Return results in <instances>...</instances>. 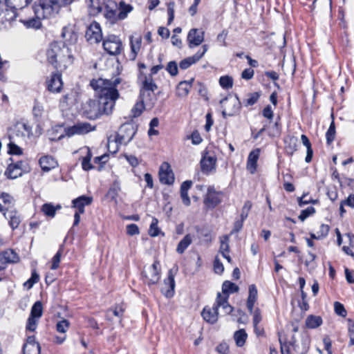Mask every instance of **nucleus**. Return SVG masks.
<instances>
[{"label":"nucleus","mask_w":354,"mask_h":354,"mask_svg":"<svg viewBox=\"0 0 354 354\" xmlns=\"http://www.w3.org/2000/svg\"><path fill=\"white\" fill-rule=\"evenodd\" d=\"M91 86L97 91L98 100L91 102L95 118L112 113L116 100L120 97L119 91L129 87L128 82L121 77L111 80L99 79L91 82Z\"/></svg>","instance_id":"1"},{"label":"nucleus","mask_w":354,"mask_h":354,"mask_svg":"<svg viewBox=\"0 0 354 354\" xmlns=\"http://www.w3.org/2000/svg\"><path fill=\"white\" fill-rule=\"evenodd\" d=\"M46 55L48 62L61 72L71 66L74 62L71 49L63 41L51 42Z\"/></svg>","instance_id":"2"},{"label":"nucleus","mask_w":354,"mask_h":354,"mask_svg":"<svg viewBox=\"0 0 354 354\" xmlns=\"http://www.w3.org/2000/svg\"><path fill=\"white\" fill-rule=\"evenodd\" d=\"M61 6L57 0H37L35 2L32 10L38 18H50L59 12Z\"/></svg>","instance_id":"3"},{"label":"nucleus","mask_w":354,"mask_h":354,"mask_svg":"<svg viewBox=\"0 0 354 354\" xmlns=\"http://www.w3.org/2000/svg\"><path fill=\"white\" fill-rule=\"evenodd\" d=\"M137 131V127L131 123H125L120 126L118 132L115 134L113 140L109 138L108 147L115 144L116 145L113 152L118 150L119 145H127L133 138Z\"/></svg>","instance_id":"4"},{"label":"nucleus","mask_w":354,"mask_h":354,"mask_svg":"<svg viewBox=\"0 0 354 354\" xmlns=\"http://www.w3.org/2000/svg\"><path fill=\"white\" fill-rule=\"evenodd\" d=\"M219 103L223 109L222 114L224 118L227 115H235L241 110V103L236 95L234 98L225 97L221 100Z\"/></svg>","instance_id":"5"},{"label":"nucleus","mask_w":354,"mask_h":354,"mask_svg":"<svg viewBox=\"0 0 354 354\" xmlns=\"http://www.w3.org/2000/svg\"><path fill=\"white\" fill-rule=\"evenodd\" d=\"M104 50L111 55H116L122 50L121 39L116 35H110L105 37L102 44Z\"/></svg>","instance_id":"6"},{"label":"nucleus","mask_w":354,"mask_h":354,"mask_svg":"<svg viewBox=\"0 0 354 354\" xmlns=\"http://www.w3.org/2000/svg\"><path fill=\"white\" fill-rule=\"evenodd\" d=\"M32 0H6V20H13L17 17V10L22 9Z\"/></svg>","instance_id":"7"},{"label":"nucleus","mask_w":354,"mask_h":354,"mask_svg":"<svg viewBox=\"0 0 354 354\" xmlns=\"http://www.w3.org/2000/svg\"><path fill=\"white\" fill-rule=\"evenodd\" d=\"M93 198L86 196H81L74 200H73V207L76 208V211L74 214V222L73 226H76L80 221V214L84 212V207L92 203Z\"/></svg>","instance_id":"8"},{"label":"nucleus","mask_w":354,"mask_h":354,"mask_svg":"<svg viewBox=\"0 0 354 354\" xmlns=\"http://www.w3.org/2000/svg\"><path fill=\"white\" fill-rule=\"evenodd\" d=\"M178 271V267L174 266L168 271L167 278L164 280L165 287L162 288L161 292L167 297L171 298L174 295L175 280L174 277Z\"/></svg>","instance_id":"9"},{"label":"nucleus","mask_w":354,"mask_h":354,"mask_svg":"<svg viewBox=\"0 0 354 354\" xmlns=\"http://www.w3.org/2000/svg\"><path fill=\"white\" fill-rule=\"evenodd\" d=\"M95 129V127L86 122H77L73 126L68 127L64 129L65 134L68 137H71L75 135H84L86 134Z\"/></svg>","instance_id":"10"},{"label":"nucleus","mask_w":354,"mask_h":354,"mask_svg":"<svg viewBox=\"0 0 354 354\" xmlns=\"http://www.w3.org/2000/svg\"><path fill=\"white\" fill-rule=\"evenodd\" d=\"M91 44L99 43L102 39V32L100 24L92 22L87 28L85 35Z\"/></svg>","instance_id":"11"},{"label":"nucleus","mask_w":354,"mask_h":354,"mask_svg":"<svg viewBox=\"0 0 354 354\" xmlns=\"http://www.w3.org/2000/svg\"><path fill=\"white\" fill-rule=\"evenodd\" d=\"M216 157L214 153L206 151L203 154L201 160V171L208 174L216 169Z\"/></svg>","instance_id":"12"},{"label":"nucleus","mask_w":354,"mask_h":354,"mask_svg":"<svg viewBox=\"0 0 354 354\" xmlns=\"http://www.w3.org/2000/svg\"><path fill=\"white\" fill-rule=\"evenodd\" d=\"M223 195L221 192H216L214 187L210 186L207 188V194L204 198V203L208 208H214L221 202V196Z\"/></svg>","instance_id":"13"},{"label":"nucleus","mask_w":354,"mask_h":354,"mask_svg":"<svg viewBox=\"0 0 354 354\" xmlns=\"http://www.w3.org/2000/svg\"><path fill=\"white\" fill-rule=\"evenodd\" d=\"M159 263L155 261L151 266L143 272L145 278V283L149 286L156 284L160 279V272L158 270Z\"/></svg>","instance_id":"14"},{"label":"nucleus","mask_w":354,"mask_h":354,"mask_svg":"<svg viewBox=\"0 0 354 354\" xmlns=\"http://www.w3.org/2000/svg\"><path fill=\"white\" fill-rule=\"evenodd\" d=\"M159 178L162 184L171 185L174 183V174L168 162H164L160 167Z\"/></svg>","instance_id":"15"},{"label":"nucleus","mask_w":354,"mask_h":354,"mask_svg":"<svg viewBox=\"0 0 354 354\" xmlns=\"http://www.w3.org/2000/svg\"><path fill=\"white\" fill-rule=\"evenodd\" d=\"M204 38L205 32L203 30L197 28H192L189 31L187 37L188 46L190 48L198 46L203 42Z\"/></svg>","instance_id":"16"},{"label":"nucleus","mask_w":354,"mask_h":354,"mask_svg":"<svg viewBox=\"0 0 354 354\" xmlns=\"http://www.w3.org/2000/svg\"><path fill=\"white\" fill-rule=\"evenodd\" d=\"M202 51L199 50L196 54H194L193 56L188 57L184 59H183L180 64L179 66L181 69L185 70L188 68L190 66L195 64L198 61H199L203 55L205 54V53L208 50V46L207 44H204L202 46Z\"/></svg>","instance_id":"17"},{"label":"nucleus","mask_w":354,"mask_h":354,"mask_svg":"<svg viewBox=\"0 0 354 354\" xmlns=\"http://www.w3.org/2000/svg\"><path fill=\"white\" fill-rule=\"evenodd\" d=\"M62 86V75L59 73H52L50 79L46 81L47 89L51 93L61 92Z\"/></svg>","instance_id":"18"},{"label":"nucleus","mask_w":354,"mask_h":354,"mask_svg":"<svg viewBox=\"0 0 354 354\" xmlns=\"http://www.w3.org/2000/svg\"><path fill=\"white\" fill-rule=\"evenodd\" d=\"M23 354H40V346L34 335L28 336L22 348Z\"/></svg>","instance_id":"19"},{"label":"nucleus","mask_w":354,"mask_h":354,"mask_svg":"<svg viewBox=\"0 0 354 354\" xmlns=\"http://www.w3.org/2000/svg\"><path fill=\"white\" fill-rule=\"evenodd\" d=\"M3 216L8 220V224L12 230L19 227L21 223V216L15 206L10 210L4 213Z\"/></svg>","instance_id":"20"},{"label":"nucleus","mask_w":354,"mask_h":354,"mask_svg":"<svg viewBox=\"0 0 354 354\" xmlns=\"http://www.w3.org/2000/svg\"><path fill=\"white\" fill-rule=\"evenodd\" d=\"M15 205L14 198L8 193L2 192L0 194V212L3 214L10 210Z\"/></svg>","instance_id":"21"},{"label":"nucleus","mask_w":354,"mask_h":354,"mask_svg":"<svg viewBox=\"0 0 354 354\" xmlns=\"http://www.w3.org/2000/svg\"><path fill=\"white\" fill-rule=\"evenodd\" d=\"M260 155V149H255L250 151L248 155L247 160L246 168L250 174H253L255 173L257 167V161Z\"/></svg>","instance_id":"22"},{"label":"nucleus","mask_w":354,"mask_h":354,"mask_svg":"<svg viewBox=\"0 0 354 354\" xmlns=\"http://www.w3.org/2000/svg\"><path fill=\"white\" fill-rule=\"evenodd\" d=\"M201 315L203 319L209 324H213L218 320V313L216 307L212 306L210 308L205 306L203 308Z\"/></svg>","instance_id":"23"},{"label":"nucleus","mask_w":354,"mask_h":354,"mask_svg":"<svg viewBox=\"0 0 354 354\" xmlns=\"http://www.w3.org/2000/svg\"><path fill=\"white\" fill-rule=\"evenodd\" d=\"M39 165L44 171H49L57 166V160L51 156H44L39 160Z\"/></svg>","instance_id":"24"},{"label":"nucleus","mask_w":354,"mask_h":354,"mask_svg":"<svg viewBox=\"0 0 354 354\" xmlns=\"http://www.w3.org/2000/svg\"><path fill=\"white\" fill-rule=\"evenodd\" d=\"M115 7H116V6H115ZM104 17L111 24H114L120 21L117 8H111L110 5L105 6Z\"/></svg>","instance_id":"25"},{"label":"nucleus","mask_w":354,"mask_h":354,"mask_svg":"<svg viewBox=\"0 0 354 354\" xmlns=\"http://www.w3.org/2000/svg\"><path fill=\"white\" fill-rule=\"evenodd\" d=\"M285 149L287 153L292 155L297 149L298 139L295 136H288L284 139Z\"/></svg>","instance_id":"26"},{"label":"nucleus","mask_w":354,"mask_h":354,"mask_svg":"<svg viewBox=\"0 0 354 354\" xmlns=\"http://www.w3.org/2000/svg\"><path fill=\"white\" fill-rule=\"evenodd\" d=\"M257 299V288L252 284L249 286V295L247 300V307L250 313H252L254 304Z\"/></svg>","instance_id":"27"},{"label":"nucleus","mask_w":354,"mask_h":354,"mask_svg":"<svg viewBox=\"0 0 354 354\" xmlns=\"http://www.w3.org/2000/svg\"><path fill=\"white\" fill-rule=\"evenodd\" d=\"M1 254L2 260L5 263H15L19 261V255L12 249L4 250Z\"/></svg>","instance_id":"28"},{"label":"nucleus","mask_w":354,"mask_h":354,"mask_svg":"<svg viewBox=\"0 0 354 354\" xmlns=\"http://www.w3.org/2000/svg\"><path fill=\"white\" fill-rule=\"evenodd\" d=\"M193 82L194 79H191L189 81L180 82L176 88L177 95L181 97L187 96L189 92Z\"/></svg>","instance_id":"29"},{"label":"nucleus","mask_w":354,"mask_h":354,"mask_svg":"<svg viewBox=\"0 0 354 354\" xmlns=\"http://www.w3.org/2000/svg\"><path fill=\"white\" fill-rule=\"evenodd\" d=\"M12 161L11 163L8 164V167L5 171V175L10 179H15L19 176H21L24 174L21 170H19V167L12 162V159L10 158Z\"/></svg>","instance_id":"30"},{"label":"nucleus","mask_w":354,"mask_h":354,"mask_svg":"<svg viewBox=\"0 0 354 354\" xmlns=\"http://www.w3.org/2000/svg\"><path fill=\"white\" fill-rule=\"evenodd\" d=\"M142 44V37L141 36L138 37H130V46L131 50V58L135 59L138 52L140 50Z\"/></svg>","instance_id":"31"},{"label":"nucleus","mask_w":354,"mask_h":354,"mask_svg":"<svg viewBox=\"0 0 354 354\" xmlns=\"http://www.w3.org/2000/svg\"><path fill=\"white\" fill-rule=\"evenodd\" d=\"M88 8L91 16H96L102 11L103 6L100 0H89Z\"/></svg>","instance_id":"32"},{"label":"nucleus","mask_w":354,"mask_h":354,"mask_svg":"<svg viewBox=\"0 0 354 354\" xmlns=\"http://www.w3.org/2000/svg\"><path fill=\"white\" fill-rule=\"evenodd\" d=\"M42 18H38V15L28 19H21L20 21L27 28L38 29L41 26V20Z\"/></svg>","instance_id":"33"},{"label":"nucleus","mask_w":354,"mask_h":354,"mask_svg":"<svg viewBox=\"0 0 354 354\" xmlns=\"http://www.w3.org/2000/svg\"><path fill=\"white\" fill-rule=\"evenodd\" d=\"M157 89V85L154 83L151 77H146L142 82V86L140 89V95H145L147 92L154 91Z\"/></svg>","instance_id":"34"},{"label":"nucleus","mask_w":354,"mask_h":354,"mask_svg":"<svg viewBox=\"0 0 354 354\" xmlns=\"http://www.w3.org/2000/svg\"><path fill=\"white\" fill-rule=\"evenodd\" d=\"M124 309L120 306H115L113 309H109L106 312V319L108 321L112 322L113 316L118 317L121 319L123 316Z\"/></svg>","instance_id":"35"},{"label":"nucleus","mask_w":354,"mask_h":354,"mask_svg":"<svg viewBox=\"0 0 354 354\" xmlns=\"http://www.w3.org/2000/svg\"><path fill=\"white\" fill-rule=\"evenodd\" d=\"M192 238L190 234L185 235L177 245L176 252L178 254H183L185 250L191 245Z\"/></svg>","instance_id":"36"},{"label":"nucleus","mask_w":354,"mask_h":354,"mask_svg":"<svg viewBox=\"0 0 354 354\" xmlns=\"http://www.w3.org/2000/svg\"><path fill=\"white\" fill-rule=\"evenodd\" d=\"M153 92L154 91L147 92L145 95L140 94V101L149 108H152L156 101Z\"/></svg>","instance_id":"37"},{"label":"nucleus","mask_w":354,"mask_h":354,"mask_svg":"<svg viewBox=\"0 0 354 354\" xmlns=\"http://www.w3.org/2000/svg\"><path fill=\"white\" fill-rule=\"evenodd\" d=\"M247 337L248 335L244 329H240L234 334L236 345L239 347H242L245 344Z\"/></svg>","instance_id":"38"},{"label":"nucleus","mask_w":354,"mask_h":354,"mask_svg":"<svg viewBox=\"0 0 354 354\" xmlns=\"http://www.w3.org/2000/svg\"><path fill=\"white\" fill-rule=\"evenodd\" d=\"M61 206H54L51 203H45L41 207L42 212L47 216L53 218L55 215V212L57 209H60Z\"/></svg>","instance_id":"39"},{"label":"nucleus","mask_w":354,"mask_h":354,"mask_svg":"<svg viewBox=\"0 0 354 354\" xmlns=\"http://www.w3.org/2000/svg\"><path fill=\"white\" fill-rule=\"evenodd\" d=\"M118 10L119 19L120 20H123L127 17L128 14L132 11L133 7L130 4H127L124 1H121L119 4Z\"/></svg>","instance_id":"40"},{"label":"nucleus","mask_w":354,"mask_h":354,"mask_svg":"<svg viewBox=\"0 0 354 354\" xmlns=\"http://www.w3.org/2000/svg\"><path fill=\"white\" fill-rule=\"evenodd\" d=\"M301 139L303 145L304 146H306V149H307V154H306L305 160L306 162H310L312 160L313 154V149L311 147V143L306 135H304V134L301 135Z\"/></svg>","instance_id":"41"},{"label":"nucleus","mask_w":354,"mask_h":354,"mask_svg":"<svg viewBox=\"0 0 354 354\" xmlns=\"http://www.w3.org/2000/svg\"><path fill=\"white\" fill-rule=\"evenodd\" d=\"M322 324V319L319 316L310 315L306 319V325L309 328H315Z\"/></svg>","instance_id":"42"},{"label":"nucleus","mask_w":354,"mask_h":354,"mask_svg":"<svg viewBox=\"0 0 354 354\" xmlns=\"http://www.w3.org/2000/svg\"><path fill=\"white\" fill-rule=\"evenodd\" d=\"M43 314V306L40 301H36L31 308L29 317L39 319Z\"/></svg>","instance_id":"43"},{"label":"nucleus","mask_w":354,"mask_h":354,"mask_svg":"<svg viewBox=\"0 0 354 354\" xmlns=\"http://www.w3.org/2000/svg\"><path fill=\"white\" fill-rule=\"evenodd\" d=\"M261 96V92L250 93L247 95L246 98L243 100L245 106H252L256 104Z\"/></svg>","instance_id":"44"},{"label":"nucleus","mask_w":354,"mask_h":354,"mask_svg":"<svg viewBox=\"0 0 354 354\" xmlns=\"http://www.w3.org/2000/svg\"><path fill=\"white\" fill-rule=\"evenodd\" d=\"M238 290V286L230 281H224L222 285V292L224 295H229V294L236 292Z\"/></svg>","instance_id":"45"},{"label":"nucleus","mask_w":354,"mask_h":354,"mask_svg":"<svg viewBox=\"0 0 354 354\" xmlns=\"http://www.w3.org/2000/svg\"><path fill=\"white\" fill-rule=\"evenodd\" d=\"M335 126L334 121H332L326 133V143L330 145L335 138Z\"/></svg>","instance_id":"46"},{"label":"nucleus","mask_w":354,"mask_h":354,"mask_svg":"<svg viewBox=\"0 0 354 354\" xmlns=\"http://www.w3.org/2000/svg\"><path fill=\"white\" fill-rule=\"evenodd\" d=\"M280 344H281V354H291L290 352V346H294V344L296 342L295 336L292 337L291 340L289 343L282 342L281 339H279Z\"/></svg>","instance_id":"47"},{"label":"nucleus","mask_w":354,"mask_h":354,"mask_svg":"<svg viewBox=\"0 0 354 354\" xmlns=\"http://www.w3.org/2000/svg\"><path fill=\"white\" fill-rule=\"evenodd\" d=\"M12 139V137L10 136V140ZM8 153L11 155H17L19 156L23 153V150L21 147L17 145L14 142L10 140V142L8 144Z\"/></svg>","instance_id":"48"},{"label":"nucleus","mask_w":354,"mask_h":354,"mask_svg":"<svg viewBox=\"0 0 354 354\" xmlns=\"http://www.w3.org/2000/svg\"><path fill=\"white\" fill-rule=\"evenodd\" d=\"M219 84L223 88H231L233 86V79L228 75L221 76L219 79Z\"/></svg>","instance_id":"49"},{"label":"nucleus","mask_w":354,"mask_h":354,"mask_svg":"<svg viewBox=\"0 0 354 354\" xmlns=\"http://www.w3.org/2000/svg\"><path fill=\"white\" fill-rule=\"evenodd\" d=\"M91 152L90 151L89 149H88L86 156L84 157L82 160V167L84 170L88 171L93 168V166L91 163Z\"/></svg>","instance_id":"50"},{"label":"nucleus","mask_w":354,"mask_h":354,"mask_svg":"<svg viewBox=\"0 0 354 354\" xmlns=\"http://www.w3.org/2000/svg\"><path fill=\"white\" fill-rule=\"evenodd\" d=\"M158 220L156 218H153L152 222L150 225L149 234L151 236L155 237L160 234V229L158 227Z\"/></svg>","instance_id":"51"},{"label":"nucleus","mask_w":354,"mask_h":354,"mask_svg":"<svg viewBox=\"0 0 354 354\" xmlns=\"http://www.w3.org/2000/svg\"><path fill=\"white\" fill-rule=\"evenodd\" d=\"M230 251L229 236L225 235L221 238V245L219 252L221 254L228 252Z\"/></svg>","instance_id":"52"},{"label":"nucleus","mask_w":354,"mask_h":354,"mask_svg":"<svg viewBox=\"0 0 354 354\" xmlns=\"http://www.w3.org/2000/svg\"><path fill=\"white\" fill-rule=\"evenodd\" d=\"M70 326V323L67 319H63L56 324V330L61 333H65Z\"/></svg>","instance_id":"53"},{"label":"nucleus","mask_w":354,"mask_h":354,"mask_svg":"<svg viewBox=\"0 0 354 354\" xmlns=\"http://www.w3.org/2000/svg\"><path fill=\"white\" fill-rule=\"evenodd\" d=\"M39 279V274L34 271L32 272L31 277L24 283V286L28 290H29L32 288L35 283L38 282Z\"/></svg>","instance_id":"54"},{"label":"nucleus","mask_w":354,"mask_h":354,"mask_svg":"<svg viewBox=\"0 0 354 354\" xmlns=\"http://www.w3.org/2000/svg\"><path fill=\"white\" fill-rule=\"evenodd\" d=\"M120 191V184L117 181H115L113 183V184L111 185V187H110V189L108 192V194L112 199H114L118 196Z\"/></svg>","instance_id":"55"},{"label":"nucleus","mask_w":354,"mask_h":354,"mask_svg":"<svg viewBox=\"0 0 354 354\" xmlns=\"http://www.w3.org/2000/svg\"><path fill=\"white\" fill-rule=\"evenodd\" d=\"M145 106L146 105L141 101L137 102L131 110L133 117L136 118L140 116Z\"/></svg>","instance_id":"56"},{"label":"nucleus","mask_w":354,"mask_h":354,"mask_svg":"<svg viewBox=\"0 0 354 354\" xmlns=\"http://www.w3.org/2000/svg\"><path fill=\"white\" fill-rule=\"evenodd\" d=\"M315 213V209L313 207H308L306 209L301 211L300 215L299 216V218L304 221L308 216L314 214Z\"/></svg>","instance_id":"57"},{"label":"nucleus","mask_w":354,"mask_h":354,"mask_svg":"<svg viewBox=\"0 0 354 354\" xmlns=\"http://www.w3.org/2000/svg\"><path fill=\"white\" fill-rule=\"evenodd\" d=\"M38 319H39L29 317L26 324V330L31 332L35 331L37 328Z\"/></svg>","instance_id":"58"},{"label":"nucleus","mask_w":354,"mask_h":354,"mask_svg":"<svg viewBox=\"0 0 354 354\" xmlns=\"http://www.w3.org/2000/svg\"><path fill=\"white\" fill-rule=\"evenodd\" d=\"M253 325H254V332L257 335H259L260 333L257 332V325L259 324V322L261 321V313L259 309H257L254 311L253 313Z\"/></svg>","instance_id":"59"},{"label":"nucleus","mask_w":354,"mask_h":354,"mask_svg":"<svg viewBox=\"0 0 354 354\" xmlns=\"http://www.w3.org/2000/svg\"><path fill=\"white\" fill-rule=\"evenodd\" d=\"M229 295H222L221 293L218 292L217 294L216 303L213 306L216 307V309L219 307H221V305H223L225 302H226L228 300Z\"/></svg>","instance_id":"60"},{"label":"nucleus","mask_w":354,"mask_h":354,"mask_svg":"<svg viewBox=\"0 0 354 354\" xmlns=\"http://www.w3.org/2000/svg\"><path fill=\"white\" fill-rule=\"evenodd\" d=\"M167 71L171 75L175 76L178 74V66L176 62L171 61L167 64Z\"/></svg>","instance_id":"61"},{"label":"nucleus","mask_w":354,"mask_h":354,"mask_svg":"<svg viewBox=\"0 0 354 354\" xmlns=\"http://www.w3.org/2000/svg\"><path fill=\"white\" fill-rule=\"evenodd\" d=\"M335 312L337 315L342 317H346V310L343 304L338 301H335L334 304Z\"/></svg>","instance_id":"62"},{"label":"nucleus","mask_w":354,"mask_h":354,"mask_svg":"<svg viewBox=\"0 0 354 354\" xmlns=\"http://www.w3.org/2000/svg\"><path fill=\"white\" fill-rule=\"evenodd\" d=\"M188 139L192 140L193 145H199L203 141V139L198 131H194L192 133L187 137Z\"/></svg>","instance_id":"63"},{"label":"nucleus","mask_w":354,"mask_h":354,"mask_svg":"<svg viewBox=\"0 0 354 354\" xmlns=\"http://www.w3.org/2000/svg\"><path fill=\"white\" fill-rule=\"evenodd\" d=\"M348 335L350 338L349 345L353 346L354 345V322L351 319L348 320Z\"/></svg>","instance_id":"64"}]
</instances>
